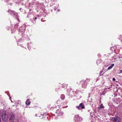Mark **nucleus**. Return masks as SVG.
<instances>
[{
  "mask_svg": "<svg viewBox=\"0 0 122 122\" xmlns=\"http://www.w3.org/2000/svg\"><path fill=\"white\" fill-rule=\"evenodd\" d=\"M110 119L111 122H120L121 120L120 117L116 115L114 117H111Z\"/></svg>",
  "mask_w": 122,
  "mask_h": 122,
  "instance_id": "nucleus-1",
  "label": "nucleus"
},
{
  "mask_svg": "<svg viewBox=\"0 0 122 122\" xmlns=\"http://www.w3.org/2000/svg\"><path fill=\"white\" fill-rule=\"evenodd\" d=\"M2 119L4 122H6L7 120L8 116L6 115V112L5 111L2 114Z\"/></svg>",
  "mask_w": 122,
  "mask_h": 122,
  "instance_id": "nucleus-2",
  "label": "nucleus"
},
{
  "mask_svg": "<svg viewBox=\"0 0 122 122\" xmlns=\"http://www.w3.org/2000/svg\"><path fill=\"white\" fill-rule=\"evenodd\" d=\"M76 108L79 110H81L85 108V106L83 103H81L79 104V106L76 107Z\"/></svg>",
  "mask_w": 122,
  "mask_h": 122,
  "instance_id": "nucleus-3",
  "label": "nucleus"
},
{
  "mask_svg": "<svg viewBox=\"0 0 122 122\" xmlns=\"http://www.w3.org/2000/svg\"><path fill=\"white\" fill-rule=\"evenodd\" d=\"M56 113L57 114V116H58L63 115V113L59 109H57L56 111Z\"/></svg>",
  "mask_w": 122,
  "mask_h": 122,
  "instance_id": "nucleus-4",
  "label": "nucleus"
},
{
  "mask_svg": "<svg viewBox=\"0 0 122 122\" xmlns=\"http://www.w3.org/2000/svg\"><path fill=\"white\" fill-rule=\"evenodd\" d=\"M81 119V117H79L78 115H75L74 117V119L75 120L77 121L80 120Z\"/></svg>",
  "mask_w": 122,
  "mask_h": 122,
  "instance_id": "nucleus-5",
  "label": "nucleus"
},
{
  "mask_svg": "<svg viewBox=\"0 0 122 122\" xmlns=\"http://www.w3.org/2000/svg\"><path fill=\"white\" fill-rule=\"evenodd\" d=\"M81 83L83 82L82 85V87L84 88H86V84L85 83V81L83 82V81H81Z\"/></svg>",
  "mask_w": 122,
  "mask_h": 122,
  "instance_id": "nucleus-6",
  "label": "nucleus"
},
{
  "mask_svg": "<svg viewBox=\"0 0 122 122\" xmlns=\"http://www.w3.org/2000/svg\"><path fill=\"white\" fill-rule=\"evenodd\" d=\"M15 119V117H14V115L12 114L11 115V117L10 118V120L11 121H14Z\"/></svg>",
  "mask_w": 122,
  "mask_h": 122,
  "instance_id": "nucleus-7",
  "label": "nucleus"
},
{
  "mask_svg": "<svg viewBox=\"0 0 122 122\" xmlns=\"http://www.w3.org/2000/svg\"><path fill=\"white\" fill-rule=\"evenodd\" d=\"M43 115H42L41 114V113H37V114H35V116L36 117H43Z\"/></svg>",
  "mask_w": 122,
  "mask_h": 122,
  "instance_id": "nucleus-8",
  "label": "nucleus"
},
{
  "mask_svg": "<svg viewBox=\"0 0 122 122\" xmlns=\"http://www.w3.org/2000/svg\"><path fill=\"white\" fill-rule=\"evenodd\" d=\"M56 104H57V105L58 106H60L61 105V102L59 100H57V101L56 102Z\"/></svg>",
  "mask_w": 122,
  "mask_h": 122,
  "instance_id": "nucleus-9",
  "label": "nucleus"
},
{
  "mask_svg": "<svg viewBox=\"0 0 122 122\" xmlns=\"http://www.w3.org/2000/svg\"><path fill=\"white\" fill-rule=\"evenodd\" d=\"M30 101L28 99H27L25 102L27 106L29 105L30 104Z\"/></svg>",
  "mask_w": 122,
  "mask_h": 122,
  "instance_id": "nucleus-10",
  "label": "nucleus"
},
{
  "mask_svg": "<svg viewBox=\"0 0 122 122\" xmlns=\"http://www.w3.org/2000/svg\"><path fill=\"white\" fill-rule=\"evenodd\" d=\"M114 64H112L110 66L108 67V70H109L111 69L112 67L113 66H114Z\"/></svg>",
  "mask_w": 122,
  "mask_h": 122,
  "instance_id": "nucleus-11",
  "label": "nucleus"
},
{
  "mask_svg": "<svg viewBox=\"0 0 122 122\" xmlns=\"http://www.w3.org/2000/svg\"><path fill=\"white\" fill-rule=\"evenodd\" d=\"M61 99L64 100L65 98V96L63 94H61Z\"/></svg>",
  "mask_w": 122,
  "mask_h": 122,
  "instance_id": "nucleus-12",
  "label": "nucleus"
},
{
  "mask_svg": "<svg viewBox=\"0 0 122 122\" xmlns=\"http://www.w3.org/2000/svg\"><path fill=\"white\" fill-rule=\"evenodd\" d=\"M100 108H104V106H103L102 104L101 105V106L100 107Z\"/></svg>",
  "mask_w": 122,
  "mask_h": 122,
  "instance_id": "nucleus-13",
  "label": "nucleus"
},
{
  "mask_svg": "<svg viewBox=\"0 0 122 122\" xmlns=\"http://www.w3.org/2000/svg\"><path fill=\"white\" fill-rule=\"evenodd\" d=\"M12 13L14 15H15V12L13 11H11Z\"/></svg>",
  "mask_w": 122,
  "mask_h": 122,
  "instance_id": "nucleus-14",
  "label": "nucleus"
},
{
  "mask_svg": "<svg viewBox=\"0 0 122 122\" xmlns=\"http://www.w3.org/2000/svg\"><path fill=\"white\" fill-rule=\"evenodd\" d=\"M120 71L119 72V74H121L122 73V70H120Z\"/></svg>",
  "mask_w": 122,
  "mask_h": 122,
  "instance_id": "nucleus-15",
  "label": "nucleus"
},
{
  "mask_svg": "<svg viewBox=\"0 0 122 122\" xmlns=\"http://www.w3.org/2000/svg\"><path fill=\"white\" fill-rule=\"evenodd\" d=\"M64 84H63L62 85V87H64V88L65 87V86H64Z\"/></svg>",
  "mask_w": 122,
  "mask_h": 122,
  "instance_id": "nucleus-16",
  "label": "nucleus"
},
{
  "mask_svg": "<svg viewBox=\"0 0 122 122\" xmlns=\"http://www.w3.org/2000/svg\"><path fill=\"white\" fill-rule=\"evenodd\" d=\"M115 79L114 78H113L112 79V80L113 81H114L115 80Z\"/></svg>",
  "mask_w": 122,
  "mask_h": 122,
  "instance_id": "nucleus-17",
  "label": "nucleus"
},
{
  "mask_svg": "<svg viewBox=\"0 0 122 122\" xmlns=\"http://www.w3.org/2000/svg\"><path fill=\"white\" fill-rule=\"evenodd\" d=\"M37 19V17H36L35 18V19L36 20Z\"/></svg>",
  "mask_w": 122,
  "mask_h": 122,
  "instance_id": "nucleus-18",
  "label": "nucleus"
},
{
  "mask_svg": "<svg viewBox=\"0 0 122 122\" xmlns=\"http://www.w3.org/2000/svg\"><path fill=\"white\" fill-rule=\"evenodd\" d=\"M67 85H66V84H65V86H66H66H67Z\"/></svg>",
  "mask_w": 122,
  "mask_h": 122,
  "instance_id": "nucleus-19",
  "label": "nucleus"
}]
</instances>
